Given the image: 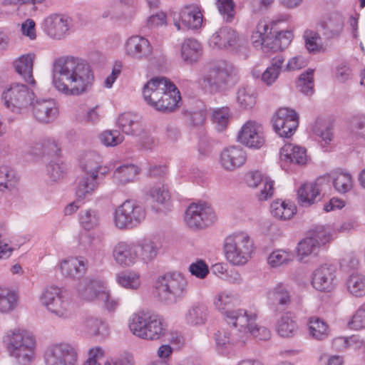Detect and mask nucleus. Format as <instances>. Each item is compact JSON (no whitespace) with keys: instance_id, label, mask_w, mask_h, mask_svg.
<instances>
[{"instance_id":"nucleus-26","label":"nucleus","mask_w":365,"mask_h":365,"mask_svg":"<svg viewBox=\"0 0 365 365\" xmlns=\"http://www.w3.org/2000/svg\"><path fill=\"white\" fill-rule=\"evenodd\" d=\"M180 21H175L174 25L178 30L187 29H197L202 24V14L200 7L196 4L185 6L180 12Z\"/></svg>"},{"instance_id":"nucleus-49","label":"nucleus","mask_w":365,"mask_h":365,"mask_svg":"<svg viewBox=\"0 0 365 365\" xmlns=\"http://www.w3.org/2000/svg\"><path fill=\"white\" fill-rule=\"evenodd\" d=\"M305 48L309 53H317L323 50L322 38L317 32L312 30H306L304 33Z\"/></svg>"},{"instance_id":"nucleus-31","label":"nucleus","mask_w":365,"mask_h":365,"mask_svg":"<svg viewBox=\"0 0 365 365\" xmlns=\"http://www.w3.org/2000/svg\"><path fill=\"white\" fill-rule=\"evenodd\" d=\"M280 159L284 162L304 165L307 161L306 149L292 144H285L281 148Z\"/></svg>"},{"instance_id":"nucleus-7","label":"nucleus","mask_w":365,"mask_h":365,"mask_svg":"<svg viewBox=\"0 0 365 365\" xmlns=\"http://www.w3.org/2000/svg\"><path fill=\"white\" fill-rule=\"evenodd\" d=\"M81 168L84 175L79 180L76 195L79 198H86L95 192L98 186L99 175H106L108 168L101 165V157L93 152L85 154Z\"/></svg>"},{"instance_id":"nucleus-5","label":"nucleus","mask_w":365,"mask_h":365,"mask_svg":"<svg viewBox=\"0 0 365 365\" xmlns=\"http://www.w3.org/2000/svg\"><path fill=\"white\" fill-rule=\"evenodd\" d=\"M236 80L235 66L230 62L220 61L210 66L207 73L199 79V84L205 91L215 93L226 91Z\"/></svg>"},{"instance_id":"nucleus-9","label":"nucleus","mask_w":365,"mask_h":365,"mask_svg":"<svg viewBox=\"0 0 365 365\" xmlns=\"http://www.w3.org/2000/svg\"><path fill=\"white\" fill-rule=\"evenodd\" d=\"M1 96L4 106L16 114L28 113L36 98L34 91L21 83H11L4 91Z\"/></svg>"},{"instance_id":"nucleus-22","label":"nucleus","mask_w":365,"mask_h":365,"mask_svg":"<svg viewBox=\"0 0 365 365\" xmlns=\"http://www.w3.org/2000/svg\"><path fill=\"white\" fill-rule=\"evenodd\" d=\"M36 120L43 123L53 121L58 115V110L53 99H34L31 106Z\"/></svg>"},{"instance_id":"nucleus-62","label":"nucleus","mask_w":365,"mask_h":365,"mask_svg":"<svg viewBox=\"0 0 365 365\" xmlns=\"http://www.w3.org/2000/svg\"><path fill=\"white\" fill-rule=\"evenodd\" d=\"M259 192L257 197L259 201H265L271 198L274 195V181L269 178H265L264 182L258 187Z\"/></svg>"},{"instance_id":"nucleus-33","label":"nucleus","mask_w":365,"mask_h":365,"mask_svg":"<svg viewBox=\"0 0 365 365\" xmlns=\"http://www.w3.org/2000/svg\"><path fill=\"white\" fill-rule=\"evenodd\" d=\"M180 51L182 60L187 63L192 64L200 59L202 46L197 40L187 38L182 43Z\"/></svg>"},{"instance_id":"nucleus-40","label":"nucleus","mask_w":365,"mask_h":365,"mask_svg":"<svg viewBox=\"0 0 365 365\" xmlns=\"http://www.w3.org/2000/svg\"><path fill=\"white\" fill-rule=\"evenodd\" d=\"M270 209L271 213L274 217L283 220L292 218L297 210L293 203L279 200L274 201L271 204Z\"/></svg>"},{"instance_id":"nucleus-37","label":"nucleus","mask_w":365,"mask_h":365,"mask_svg":"<svg viewBox=\"0 0 365 365\" xmlns=\"http://www.w3.org/2000/svg\"><path fill=\"white\" fill-rule=\"evenodd\" d=\"M139 173L137 166L130 164L118 167L113 174V181L118 184L124 185L134 180Z\"/></svg>"},{"instance_id":"nucleus-3","label":"nucleus","mask_w":365,"mask_h":365,"mask_svg":"<svg viewBox=\"0 0 365 365\" xmlns=\"http://www.w3.org/2000/svg\"><path fill=\"white\" fill-rule=\"evenodd\" d=\"M7 351L19 365H29L34 359L36 339L32 333L21 329L14 328L6 331L4 336Z\"/></svg>"},{"instance_id":"nucleus-53","label":"nucleus","mask_w":365,"mask_h":365,"mask_svg":"<svg viewBox=\"0 0 365 365\" xmlns=\"http://www.w3.org/2000/svg\"><path fill=\"white\" fill-rule=\"evenodd\" d=\"M313 76L314 70L310 68L299 76L297 87L300 92L306 95H312L314 93Z\"/></svg>"},{"instance_id":"nucleus-36","label":"nucleus","mask_w":365,"mask_h":365,"mask_svg":"<svg viewBox=\"0 0 365 365\" xmlns=\"http://www.w3.org/2000/svg\"><path fill=\"white\" fill-rule=\"evenodd\" d=\"M207 316L208 311L206 306L201 304H195L185 314V320L187 324L200 326L206 322Z\"/></svg>"},{"instance_id":"nucleus-34","label":"nucleus","mask_w":365,"mask_h":365,"mask_svg":"<svg viewBox=\"0 0 365 365\" xmlns=\"http://www.w3.org/2000/svg\"><path fill=\"white\" fill-rule=\"evenodd\" d=\"M257 93L253 86L242 85L236 93L237 103L242 109H251L256 104Z\"/></svg>"},{"instance_id":"nucleus-25","label":"nucleus","mask_w":365,"mask_h":365,"mask_svg":"<svg viewBox=\"0 0 365 365\" xmlns=\"http://www.w3.org/2000/svg\"><path fill=\"white\" fill-rule=\"evenodd\" d=\"M113 257L122 267L135 264L138 261L135 242H118L113 249Z\"/></svg>"},{"instance_id":"nucleus-43","label":"nucleus","mask_w":365,"mask_h":365,"mask_svg":"<svg viewBox=\"0 0 365 365\" xmlns=\"http://www.w3.org/2000/svg\"><path fill=\"white\" fill-rule=\"evenodd\" d=\"M268 299L273 304L286 305L291 302V294L287 286L279 283L267 293Z\"/></svg>"},{"instance_id":"nucleus-8","label":"nucleus","mask_w":365,"mask_h":365,"mask_svg":"<svg viewBox=\"0 0 365 365\" xmlns=\"http://www.w3.org/2000/svg\"><path fill=\"white\" fill-rule=\"evenodd\" d=\"M224 252L227 260L232 265L245 264L254 251V242L244 231L234 232L224 240Z\"/></svg>"},{"instance_id":"nucleus-2","label":"nucleus","mask_w":365,"mask_h":365,"mask_svg":"<svg viewBox=\"0 0 365 365\" xmlns=\"http://www.w3.org/2000/svg\"><path fill=\"white\" fill-rule=\"evenodd\" d=\"M146 103L163 113H170L180 106V91L174 83L165 77H156L148 81L143 88Z\"/></svg>"},{"instance_id":"nucleus-54","label":"nucleus","mask_w":365,"mask_h":365,"mask_svg":"<svg viewBox=\"0 0 365 365\" xmlns=\"http://www.w3.org/2000/svg\"><path fill=\"white\" fill-rule=\"evenodd\" d=\"M116 279L120 286L127 289H137L140 284V277L135 272H121L117 275Z\"/></svg>"},{"instance_id":"nucleus-27","label":"nucleus","mask_w":365,"mask_h":365,"mask_svg":"<svg viewBox=\"0 0 365 365\" xmlns=\"http://www.w3.org/2000/svg\"><path fill=\"white\" fill-rule=\"evenodd\" d=\"M247 160L245 150L240 146L225 148L220 157L221 166L226 170L232 171L241 167Z\"/></svg>"},{"instance_id":"nucleus-13","label":"nucleus","mask_w":365,"mask_h":365,"mask_svg":"<svg viewBox=\"0 0 365 365\" xmlns=\"http://www.w3.org/2000/svg\"><path fill=\"white\" fill-rule=\"evenodd\" d=\"M217 220L212 207L206 202L192 203L185 212V221L191 229H203Z\"/></svg>"},{"instance_id":"nucleus-41","label":"nucleus","mask_w":365,"mask_h":365,"mask_svg":"<svg viewBox=\"0 0 365 365\" xmlns=\"http://www.w3.org/2000/svg\"><path fill=\"white\" fill-rule=\"evenodd\" d=\"M100 222L101 217L98 210L89 208L81 211L79 222L84 230H93L99 226Z\"/></svg>"},{"instance_id":"nucleus-11","label":"nucleus","mask_w":365,"mask_h":365,"mask_svg":"<svg viewBox=\"0 0 365 365\" xmlns=\"http://www.w3.org/2000/svg\"><path fill=\"white\" fill-rule=\"evenodd\" d=\"M239 304V299L231 291L225 290L219 292L215 298V308L223 315L229 324L234 327L238 322H243L245 316L250 310L245 309H234L233 307Z\"/></svg>"},{"instance_id":"nucleus-55","label":"nucleus","mask_w":365,"mask_h":365,"mask_svg":"<svg viewBox=\"0 0 365 365\" xmlns=\"http://www.w3.org/2000/svg\"><path fill=\"white\" fill-rule=\"evenodd\" d=\"M309 236L318 242L320 247L328 242L331 238V232L329 227L324 225H317L310 232Z\"/></svg>"},{"instance_id":"nucleus-48","label":"nucleus","mask_w":365,"mask_h":365,"mask_svg":"<svg viewBox=\"0 0 365 365\" xmlns=\"http://www.w3.org/2000/svg\"><path fill=\"white\" fill-rule=\"evenodd\" d=\"M309 333L317 340H323L329 335V327L319 318H311L309 322Z\"/></svg>"},{"instance_id":"nucleus-63","label":"nucleus","mask_w":365,"mask_h":365,"mask_svg":"<svg viewBox=\"0 0 365 365\" xmlns=\"http://www.w3.org/2000/svg\"><path fill=\"white\" fill-rule=\"evenodd\" d=\"M269 177L264 175L258 170L250 171L245 175V182L250 188H257L264 182L265 178Z\"/></svg>"},{"instance_id":"nucleus-58","label":"nucleus","mask_w":365,"mask_h":365,"mask_svg":"<svg viewBox=\"0 0 365 365\" xmlns=\"http://www.w3.org/2000/svg\"><path fill=\"white\" fill-rule=\"evenodd\" d=\"M230 118V112L227 107H223L213 111L212 120L219 131L223 130L227 127Z\"/></svg>"},{"instance_id":"nucleus-20","label":"nucleus","mask_w":365,"mask_h":365,"mask_svg":"<svg viewBox=\"0 0 365 365\" xmlns=\"http://www.w3.org/2000/svg\"><path fill=\"white\" fill-rule=\"evenodd\" d=\"M125 53L133 59L146 61L152 56L153 48L148 38L135 35L127 39L125 43Z\"/></svg>"},{"instance_id":"nucleus-38","label":"nucleus","mask_w":365,"mask_h":365,"mask_svg":"<svg viewBox=\"0 0 365 365\" xmlns=\"http://www.w3.org/2000/svg\"><path fill=\"white\" fill-rule=\"evenodd\" d=\"M284 62V58L281 55L272 58L270 66L262 74V82L267 86L272 85L278 78Z\"/></svg>"},{"instance_id":"nucleus-59","label":"nucleus","mask_w":365,"mask_h":365,"mask_svg":"<svg viewBox=\"0 0 365 365\" xmlns=\"http://www.w3.org/2000/svg\"><path fill=\"white\" fill-rule=\"evenodd\" d=\"M344 22L341 16H333L324 23V28L331 37L337 36L342 31Z\"/></svg>"},{"instance_id":"nucleus-64","label":"nucleus","mask_w":365,"mask_h":365,"mask_svg":"<svg viewBox=\"0 0 365 365\" xmlns=\"http://www.w3.org/2000/svg\"><path fill=\"white\" fill-rule=\"evenodd\" d=\"M350 132L360 138H365V117L354 118L349 126Z\"/></svg>"},{"instance_id":"nucleus-51","label":"nucleus","mask_w":365,"mask_h":365,"mask_svg":"<svg viewBox=\"0 0 365 365\" xmlns=\"http://www.w3.org/2000/svg\"><path fill=\"white\" fill-rule=\"evenodd\" d=\"M100 142L106 147H115L122 143L125 137L118 130H106L98 136Z\"/></svg>"},{"instance_id":"nucleus-45","label":"nucleus","mask_w":365,"mask_h":365,"mask_svg":"<svg viewBox=\"0 0 365 365\" xmlns=\"http://www.w3.org/2000/svg\"><path fill=\"white\" fill-rule=\"evenodd\" d=\"M333 186L336 192L345 194L353 187V180L349 173H339L332 175Z\"/></svg>"},{"instance_id":"nucleus-39","label":"nucleus","mask_w":365,"mask_h":365,"mask_svg":"<svg viewBox=\"0 0 365 365\" xmlns=\"http://www.w3.org/2000/svg\"><path fill=\"white\" fill-rule=\"evenodd\" d=\"M348 292L355 297H363L365 296V275L354 272L349 275L346 281Z\"/></svg>"},{"instance_id":"nucleus-30","label":"nucleus","mask_w":365,"mask_h":365,"mask_svg":"<svg viewBox=\"0 0 365 365\" xmlns=\"http://www.w3.org/2000/svg\"><path fill=\"white\" fill-rule=\"evenodd\" d=\"M138 260L149 262L153 260L159 252L157 242L150 238H143L135 242Z\"/></svg>"},{"instance_id":"nucleus-16","label":"nucleus","mask_w":365,"mask_h":365,"mask_svg":"<svg viewBox=\"0 0 365 365\" xmlns=\"http://www.w3.org/2000/svg\"><path fill=\"white\" fill-rule=\"evenodd\" d=\"M338 284L336 268L330 264L319 266L312 273V285L317 291L331 292Z\"/></svg>"},{"instance_id":"nucleus-10","label":"nucleus","mask_w":365,"mask_h":365,"mask_svg":"<svg viewBox=\"0 0 365 365\" xmlns=\"http://www.w3.org/2000/svg\"><path fill=\"white\" fill-rule=\"evenodd\" d=\"M145 207L136 201L126 200L113 212V223L120 230L133 229L145 219Z\"/></svg>"},{"instance_id":"nucleus-47","label":"nucleus","mask_w":365,"mask_h":365,"mask_svg":"<svg viewBox=\"0 0 365 365\" xmlns=\"http://www.w3.org/2000/svg\"><path fill=\"white\" fill-rule=\"evenodd\" d=\"M270 51H282L287 48L292 40L293 34L290 31H276L274 36H270Z\"/></svg>"},{"instance_id":"nucleus-6","label":"nucleus","mask_w":365,"mask_h":365,"mask_svg":"<svg viewBox=\"0 0 365 365\" xmlns=\"http://www.w3.org/2000/svg\"><path fill=\"white\" fill-rule=\"evenodd\" d=\"M129 329L134 335L140 339L154 341L165 336L167 324L160 314L140 312L132 316Z\"/></svg>"},{"instance_id":"nucleus-19","label":"nucleus","mask_w":365,"mask_h":365,"mask_svg":"<svg viewBox=\"0 0 365 365\" xmlns=\"http://www.w3.org/2000/svg\"><path fill=\"white\" fill-rule=\"evenodd\" d=\"M257 317L255 311L250 310L243 317V322H238L235 327L242 334L245 341L249 334L258 340L265 341L271 337V333L267 328L259 326L256 323Z\"/></svg>"},{"instance_id":"nucleus-46","label":"nucleus","mask_w":365,"mask_h":365,"mask_svg":"<svg viewBox=\"0 0 365 365\" xmlns=\"http://www.w3.org/2000/svg\"><path fill=\"white\" fill-rule=\"evenodd\" d=\"M215 340L217 348L222 349L238 342L245 343V339L242 336L241 333L240 335L235 336L225 329L218 330L215 334Z\"/></svg>"},{"instance_id":"nucleus-61","label":"nucleus","mask_w":365,"mask_h":365,"mask_svg":"<svg viewBox=\"0 0 365 365\" xmlns=\"http://www.w3.org/2000/svg\"><path fill=\"white\" fill-rule=\"evenodd\" d=\"M216 5L219 12L224 16L227 21H232L235 15L233 0H217Z\"/></svg>"},{"instance_id":"nucleus-28","label":"nucleus","mask_w":365,"mask_h":365,"mask_svg":"<svg viewBox=\"0 0 365 365\" xmlns=\"http://www.w3.org/2000/svg\"><path fill=\"white\" fill-rule=\"evenodd\" d=\"M36 58L34 53H29L20 56L14 61L16 72L24 78L25 82L34 86L36 81L33 78V66Z\"/></svg>"},{"instance_id":"nucleus-52","label":"nucleus","mask_w":365,"mask_h":365,"mask_svg":"<svg viewBox=\"0 0 365 365\" xmlns=\"http://www.w3.org/2000/svg\"><path fill=\"white\" fill-rule=\"evenodd\" d=\"M294 255L292 252L284 250L273 251L267 258V262L272 267H278L287 264L292 261Z\"/></svg>"},{"instance_id":"nucleus-32","label":"nucleus","mask_w":365,"mask_h":365,"mask_svg":"<svg viewBox=\"0 0 365 365\" xmlns=\"http://www.w3.org/2000/svg\"><path fill=\"white\" fill-rule=\"evenodd\" d=\"M322 178H319L315 182L304 183L298 190V202L302 206H309L315 202L320 193L319 185Z\"/></svg>"},{"instance_id":"nucleus-14","label":"nucleus","mask_w":365,"mask_h":365,"mask_svg":"<svg viewBox=\"0 0 365 365\" xmlns=\"http://www.w3.org/2000/svg\"><path fill=\"white\" fill-rule=\"evenodd\" d=\"M209 44L212 48L219 49L237 47L236 51L242 55H246L247 51V41L228 26L217 29L210 38Z\"/></svg>"},{"instance_id":"nucleus-18","label":"nucleus","mask_w":365,"mask_h":365,"mask_svg":"<svg viewBox=\"0 0 365 365\" xmlns=\"http://www.w3.org/2000/svg\"><path fill=\"white\" fill-rule=\"evenodd\" d=\"M237 140L249 148H260L265 142L262 125L255 120H247L238 132Z\"/></svg>"},{"instance_id":"nucleus-12","label":"nucleus","mask_w":365,"mask_h":365,"mask_svg":"<svg viewBox=\"0 0 365 365\" xmlns=\"http://www.w3.org/2000/svg\"><path fill=\"white\" fill-rule=\"evenodd\" d=\"M67 293L60 287L51 286L46 287L41 296V303L48 311L61 319H68L71 316L70 301Z\"/></svg>"},{"instance_id":"nucleus-29","label":"nucleus","mask_w":365,"mask_h":365,"mask_svg":"<svg viewBox=\"0 0 365 365\" xmlns=\"http://www.w3.org/2000/svg\"><path fill=\"white\" fill-rule=\"evenodd\" d=\"M117 124L127 135H139L143 131L140 118L132 113H122L118 118Z\"/></svg>"},{"instance_id":"nucleus-1","label":"nucleus","mask_w":365,"mask_h":365,"mask_svg":"<svg viewBox=\"0 0 365 365\" xmlns=\"http://www.w3.org/2000/svg\"><path fill=\"white\" fill-rule=\"evenodd\" d=\"M93 81L90 65L81 58L67 56L54 62L53 83L64 95H82L91 89Z\"/></svg>"},{"instance_id":"nucleus-50","label":"nucleus","mask_w":365,"mask_h":365,"mask_svg":"<svg viewBox=\"0 0 365 365\" xmlns=\"http://www.w3.org/2000/svg\"><path fill=\"white\" fill-rule=\"evenodd\" d=\"M18 182L15 171L7 165L0 167V190L14 188Z\"/></svg>"},{"instance_id":"nucleus-42","label":"nucleus","mask_w":365,"mask_h":365,"mask_svg":"<svg viewBox=\"0 0 365 365\" xmlns=\"http://www.w3.org/2000/svg\"><path fill=\"white\" fill-rule=\"evenodd\" d=\"M297 329L296 322L287 314L282 315L277 322L276 330L282 337H292L295 335Z\"/></svg>"},{"instance_id":"nucleus-17","label":"nucleus","mask_w":365,"mask_h":365,"mask_svg":"<svg viewBox=\"0 0 365 365\" xmlns=\"http://www.w3.org/2000/svg\"><path fill=\"white\" fill-rule=\"evenodd\" d=\"M276 133L281 137L289 138L299 125V117L295 110L288 108H279L272 118Z\"/></svg>"},{"instance_id":"nucleus-57","label":"nucleus","mask_w":365,"mask_h":365,"mask_svg":"<svg viewBox=\"0 0 365 365\" xmlns=\"http://www.w3.org/2000/svg\"><path fill=\"white\" fill-rule=\"evenodd\" d=\"M319 247L318 242L309 236L299 242L297 253L303 258L314 253Z\"/></svg>"},{"instance_id":"nucleus-23","label":"nucleus","mask_w":365,"mask_h":365,"mask_svg":"<svg viewBox=\"0 0 365 365\" xmlns=\"http://www.w3.org/2000/svg\"><path fill=\"white\" fill-rule=\"evenodd\" d=\"M106 287L104 281L99 279H86L80 282L76 286L78 297L86 302L99 300Z\"/></svg>"},{"instance_id":"nucleus-24","label":"nucleus","mask_w":365,"mask_h":365,"mask_svg":"<svg viewBox=\"0 0 365 365\" xmlns=\"http://www.w3.org/2000/svg\"><path fill=\"white\" fill-rule=\"evenodd\" d=\"M61 274L68 279H78L87 270V261L81 257H69L58 263Z\"/></svg>"},{"instance_id":"nucleus-44","label":"nucleus","mask_w":365,"mask_h":365,"mask_svg":"<svg viewBox=\"0 0 365 365\" xmlns=\"http://www.w3.org/2000/svg\"><path fill=\"white\" fill-rule=\"evenodd\" d=\"M87 331L93 336L105 337L109 334L108 324L101 319L88 317L85 321Z\"/></svg>"},{"instance_id":"nucleus-56","label":"nucleus","mask_w":365,"mask_h":365,"mask_svg":"<svg viewBox=\"0 0 365 365\" xmlns=\"http://www.w3.org/2000/svg\"><path fill=\"white\" fill-rule=\"evenodd\" d=\"M148 193L150 197L159 204H164L169 200L168 191L162 182H158L150 187Z\"/></svg>"},{"instance_id":"nucleus-4","label":"nucleus","mask_w":365,"mask_h":365,"mask_svg":"<svg viewBox=\"0 0 365 365\" xmlns=\"http://www.w3.org/2000/svg\"><path fill=\"white\" fill-rule=\"evenodd\" d=\"M155 297L159 301L173 304L182 300L187 294L188 283L180 272H168L159 276L155 283Z\"/></svg>"},{"instance_id":"nucleus-21","label":"nucleus","mask_w":365,"mask_h":365,"mask_svg":"<svg viewBox=\"0 0 365 365\" xmlns=\"http://www.w3.org/2000/svg\"><path fill=\"white\" fill-rule=\"evenodd\" d=\"M42 26L49 37L61 40L68 35L71 28V20L63 15L53 14L44 19Z\"/></svg>"},{"instance_id":"nucleus-15","label":"nucleus","mask_w":365,"mask_h":365,"mask_svg":"<svg viewBox=\"0 0 365 365\" xmlns=\"http://www.w3.org/2000/svg\"><path fill=\"white\" fill-rule=\"evenodd\" d=\"M44 361L46 365H78V353L69 344H55L46 349Z\"/></svg>"},{"instance_id":"nucleus-60","label":"nucleus","mask_w":365,"mask_h":365,"mask_svg":"<svg viewBox=\"0 0 365 365\" xmlns=\"http://www.w3.org/2000/svg\"><path fill=\"white\" fill-rule=\"evenodd\" d=\"M350 329L359 330L365 328V303L361 304L348 322Z\"/></svg>"},{"instance_id":"nucleus-35","label":"nucleus","mask_w":365,"mask_h":365,"mask_svg":"<svg viewBox=\"0 0 365 365\" xmlns=\"http://www.w3.org/2000/svg\"><path fill=\"white\" fill-rule=\"evenodd\" d=\"M17 292L6 287L0 286V312L10 313L18 306Z\"/></svg>"}]
</instances>
